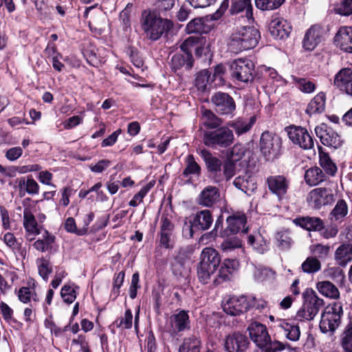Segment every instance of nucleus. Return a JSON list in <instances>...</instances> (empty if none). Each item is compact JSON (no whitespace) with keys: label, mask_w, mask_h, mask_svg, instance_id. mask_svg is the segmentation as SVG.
<instances>
[{"label":"nucleus","mask_w":352,"mask_h":352,"mask_svg":"<svg viewBox=\"0 0 352 352\" xmlns=\"http://www.w3.org/2000/svg\"><path fill=\"white\" fill-rule=\"evenodd\" d=\"M348 214V206L344 199H339L333 209L330 212V216L336 221L344 218Z\"/></svg>","instance_id":"obj_41"},{"label":"nucleus","mask_w":352,"mask_h":352,"mask_svg":"<svg viewBox=\"0 0 352 352\" xmlns=\"http://www.w3.org/2000/svg\"><path fill=\"white\" fill-rule=\"evenodd\" d=\"M326 94L321 91L311 100L308 104L305 112L307 115L320 114L325 110Z\"/></svg>","instance_id":"obj_26"},{"label":"nucleus","mask_w":352,"mask_h":352,"mask_svg":"<svg viewBox=\"0 0 352 352\" xmlns=\"http://www.w3.org/2000/svg\"><path fill=\"white\" fill-rule=\"evenodd\" d=\"M194 40L195 37H188L180 45V52H177L172 56L170 68L174 72L182 69L188 72L193 68L195 59L192 52L194 47Z\"/></svg>","instance_id":"obj_5"},{"label":"nucleus","mask_w":352,"mask_h":352,"mask_svg":"<svg viewBox=\"0 0 352 352\" xmlns=\"http://www.w3.org/2000/svg\"><path fill=\"white\" fill-rule=\"evenodd\" d=\"M221 256L217 250L212 248H205L200 255V261L197 265V276L199 281L206 284L219 267Z\"/></svg>","instance_id":"obj_3"},{"label":"nucleus","mask_w":352,"mask_h":352,"mask_svg":"<svg viewBox=\"0 0 352 352\" xmlns=\"http://www.w3.org/2000/svg\"><path fill=\"white\" fill-rule=\"evenodd\" d=\"M195 39H196L195 38ZM195 40H194L195 41ZM195 50V56L197 58H201L202 56L205 57V59L206 60L208 58H211L212 54H211V50L210 46L209 45H197L192 47Z\"/></svg>","instance_id":"obj_61"},{"label":"nucleus","mask_w":352,"mask_h":352,"mask_svg":"<svg viewBox=\"0 0 352 352\" xmlns=\"http://www.w3.org/2000/svg\"><path fill=\"white\" fill-rule=\"evenodd\" d=\"M223 217L222 214H220L215 221L214 229L206 234L207 238L210 239H214L218 236L222 238L226 237V236H224L223 234L221 232V231H224V230L223 229Z\"/></svg>","instance_id":"obj_49"},{"label":"nucleus","mask_w":352,"mask_h":352,"mask_svg":"<svg viewBox=\"0 0 352 352\" xmlns=\"http://www.w3.org/2000/svg\"><path fill=\"white\" fill-rule=\"evenodd\" d=\"M306 184L309 186H317L327 179V176L318 166L308 168L304 175Z\"/></svg>","instance_id":"obj_25"},{"label":"nucleus","mask_w":352,"mask_h":352,"mask_svg":"<svg viewBox=\"0 0 352 352\" xmlns=\"http://www.w3.org/2000/svg\"><path fill=\"white\" fill-rule=\"evenodd\" d=\"M223 311L231 316H240L250 309L248 299L245 296H233L222 305Z\"/></svg>","instance_id":"obj_17"},{"label":"nucleus","mask_w":352,"mask_h":352,"mask_svg":"<svg viewBox=\"0 0 352 352\" xmlns=\"http://www.w3.org/2000/svg\"><path fill=\"white\" fill-rule=\"evenodd\" d=\"M125 273L124 271L115 274L113 277V287L111 291V296L113 295V299H116L120 294V289L123 284Z\"/></svg>","instance_id":"obj_53"},{"label":"nucleus","mask_w":352,"mask_h":352,"mask_svg":"<svg viewBox=\"0 0 352 352\" xmlns=\"http://www.w3.org/2000/svg\"><path fill=\"white\" fill-rule=\"evenodd\" d=\"M140 24L145 38L151 42L168 36L174 27L170 19L163 18L157 10L151 8L142 11Z\"/></svg>","instance_id":"obj_1"},{"label":"nucleus","mask_w":352,"mask_h":352,"mask_svg":"<svg viewBox=\"0 0 352 352\" xmlns=\"http://www.w3.org/2000/svg\"><path fill=\"white\" fill-rule=\"evenodd\" d=\"M324 33V30L323 28L318 25H311L306 32L305 35H307V37L312 36L315 39L318 41V42H321L323 39V35Z\"/></svg>","instance_id":"obj_55"},{"label":"nucleus","mask_w":352,"mask_h":352,"mask_svg":"<svg viewBox=\"0 0 352 352\" xmlns=\"http://www.w3.org/2000/svg\"><path fill=\"white\" fill-rule=\"evenodd\" d=\"M38 270L39 275L45 281H47L49 275L52 272V267L50 265V257L48 258L41 257L38 259Z\"/></svg>","instance_id":"obj_45"},{"label":"nucleus","mask_w":352,"mask_h":352,"mask_svg":"<svg viewBox=\"0 0 352 352\" xmlns=\"http://www.w3.org/2000/svg\"><path fill=\"white\" fill-rule=\"evenodd\" d=\"M343 315L342 306L340 302H333L324 308L321 314L320 329L322 333L335 331L340 323Z\"/></svg>","instance_id":"obj_8"},{"label":"nucleus","mask_w":352,"mask_h":352,"mask_svg":"<svg viewBox=\"0 0 352 352\" xmlns=\"http://www.w3.org/2000/svg\"><path fill=\"white\" fill-rule=\"evenodd\" d=\"M226 239L221 244V248L223 252H231L236 248H242V242L240 239L236 236H226Z\"/></svg>","instance_id":"obj_47"},{"label":"nucleus","mask_w":352,"mask_h":352,"mask_svg":"<svg viewBox=\"0 0 352 352\" xmlns=\"http://www.w3.org/2000/svg\"><path fill=\"white\" fill-rule=\"evenodd\" d=\"M200 156L205 163L208 178L214 184H219L223 166L222 161L212 155L211 152L207 149H202L200 151Z\"/></svg>","instance_id":"obj_11"},{"label":"nucleus","mask_w":352,"mask_h":352,"mask_svg":"<svg viewBox=\"0 0 352 352\" xmlns=\"http://www.w3.org/2000/svg\"><path fill=\"white\" fill-rule=\"evenodd\" d=\"M140 275L138 272L132 275L131 283L129 287V296L131 299H134L137 296L138 289L140 288Z\"/></svg>","instance_id":"obj_62"},{"label":"nucleus","mask_w":352,"mask_h":352,"mask_svg":"<svg viewBox=\"0 0 352 352\" xmlns=\"http://www.w3.org/2000/svg\"><path fill=\"white\" fill-rule=\"evenodd\" d=\"M23 226L26 232L34 234H40V230L37 228V221L33 214L28 209L23 211Z\"/></svg>","instance_id":"obj_37"},{"label":"nucleus","mask_w":352,"mask_h":352,"mask_svg":"<svg viewBox=\"0 0 352 352\" xmlns=\"http://www.w3.org/2000/svg\"><path fill=\"white\" fill-rule=\"evenodd\" d=\"M227 125L228 127L230 126L232 128L238 135L245 133L252 127V123H248L247 122L241 119L229 121Z\"/></svg>","instance_id":"obj_44"},{"label":"nucleus","mask_w":352,"mask_h":352,"mask_svg":"<svg viewBox=\"0 0 352 352\" xmlns=\"http://www.w3.org/2000/svg\"><path fill=\"white\" fill-rule=\"evenodd\" d=\"M65 229L70 233L76 234L78 236H82L87 233V229L83 228L78 230L75 220L73 217H68L65 223Z\"/></svg>","instance_id":"obj_57"},{"label":"nucleus","mask_w":352,"mask_h":352,"mask_svg":"<svg viewBox=\"0 0 352 352\" xmlns=\"http://www.w3.org/2000/svg\"><path fill=\"white\" fill-rule=\"evenodd\" d=\"M336 12L341 16H348L352 14V0H342L336 8Z\"/></svg>","instance_id":"obj_54"},{"label":"nucleus","mask_w":352,"mask_h":352,"mask_svg":"<svg viewBox=\"0 0 352 352\" xmlns=\"http://www.w3.org/2000/svg\"><path fill=\"white\" fill-rule=\"evenodd\" d=\"M268 30L271 36L274 38L284 39L289 36L292 27L289 23L283 19H275L272 20L270 23Z\"/></svg>","instance_id":"obj_20"},{"label":"nucleus","mask_w":352,"mask_h":352,"mask_svg":"<svg viewBox=\"0 0 352 352\" xmlns=\"http://www.w3.org/2000/svg\"><path fill=\"white\" fill-rule=\"evenodd\" d=\"M329 249L330 248L329 245H324L318 243L311 246V251L319 258H324L329 254Z\"/></svg>","instance_id":"obj_64"},{"label":"nucleus","mask_w":352,"mask_h":352,"mask_svg":"<svg viewBox=\"0 0 352 352\" xmlns=\"http://www.w3.org/2000/svg\"><path fill=\"white\" fill-rule=\"evenodd\" d=\"M276 239L278 242V245L282 250H288L290 248L292 241L288 233L285 232H279L276 234Z\"/></svg>","instance_id":"obj_58"},{"label":"nucleus","mask_w":352,"mask_h":352,"mask_svg":"<svg viewBox=\"0 0 352 352\" xmlns=\"http://www.w3.org/2000/svg\"><path fill=\"white\" fill-rule=\"evenodd\" d=\"M319 153V164L324 170L326 175L331 177L336 175L338 168L336 164L332 161L328 153L323 151L321 146H318Z\"/></svg>","instance_id":"obj_27"},{"label":"nucleus","mask_w":352,"mask_h":352,"mask_svg":"<svg viewBox=\"0 0 352 352\" xmlns=\"http://www.w3.org/2000/svg\"><path fill=\"white\" fill-rule=\"evenodd\" d=\"M261 38L259 30L254 26L242 27L230 36L231 50L239 53L254 48Z\"/></svg>","instance_id":"obj_2"},{"label":"nucleus","mask_w":352,"mask_h":352,"mask_svg":"<svg viewBox=\"0 0 352 352\" xmlns=\"http://www.w3.org/2000/svg\"><path fill=\"white\" fill-rule=\"evenodd\" d=\"M307 201L314 208L320 209L323 206L331 205L334 201V195L331 188H316L309 192Z\"/></svg>","instance_id":"obj_16"},{"label":"nucleus","mask_w":352,"mask_h":352,"mask_svg":"<svg viewBox=\"0 0 352 352\" xmlns=\"http://www.w3.org/2000/svg\"><path fill=\"white\" fill-rule=\"evenodd\" d=\"M220 199V190L212 186L205 187L199 195L197 203L202 206L212 207Z\"/></svg>","instance_id":"obj_21"},{"label":"nucleus","mask_w":352,"mask_h":352,"mask_svg":"<svg viewBox=\"0 0 352 352\" xmlns=\"http://www.w3.org/2000/svg\"><path fill=\"white\" fill-rule=\"evenodd\" d=\"M285 0H254L256 7L261 10H272L278 8Z\"/></svg>","instance_id":"obj_46"},{"label":"nucleus","mask_w":352,"mask_h":352,"mask_svg":"<svg viewBox=\"0 0 352 352\" xmlns=\"http://www.w3.org/2000/svg\"><path fill=\"white\" fill-rule=\"evenodd\" d=\"M303 305L296 314L300 320H311L324 307L323 299L319 298L314 290L307 288L302 293Z\"/></svg>","instance_id":"obj_6"},{"label":"nucleus","mask_w":352,"mask_h":352,"mask_svg":"<svg viewBox=\"0 0 352 352\" xmlns=\"http://www.w3.org/2000/svg\"><path fill=\"white\" fill-rule=\"evenodd\" d=\"M302 270L307 274H314L321 269V263L316 257L309 256L301 265Z\"/></svg>","instance_id":"obj_43"},{"label":"nucleus","mask_w":352,"mask_h":352,"mask_svg":"<svg viewBox=\"0 0 352 352\" xmlns=\"http://www.w3.org/2000/svg\"><path fill=\"white\" fill-rule=\"evenodd\" d=\"M127 53L129 56L130 60L138 68H140L144 65V60L140 56L139 52L137 48L134 47H129L127 50Z\"/></svg>","instance_id":"obj_56"},{"label":"nucleus","mask_w":352,"mask_h":352,"mask_svg":"<svg viewBox=\"0 0 352 352\" xmlns=\"http://www.w3.org/2000/svg\"><path fill=\"white\" fill-rule=\"evenodd\" d=\"M245 153V148L241 144H236L230 152V158L232 162H238L244 156Z\"/></svg>","instance_id":"obj_59"},{"label":"nucleus","mask_w":352,"mask_h":352,"mask_svg":"<svg viewBox=\"0 0 352 352\" xmlns=\"http://www.w3.org/2000/svg\"><path fill=\"white\" fill-rule=\"evenodd\" d=\"M262 352H278L281 351L285 349L292 350L290 345L287 343L284 344L283 342H274V344H268V347L260 348Z\"/></svg>","instance_id":"obj_63"},{"label":"nucleus","mask_w":352,"mask_h":352,"mask_svg":"<svg viewBox=\"0 0 352 352\" xmlns=\"http://www.w3.org/2000/svg\"><path fill=\"white\" fill-rule=\"evenodd\" d=\"M233 184L236 188L245 192L249 190L250 185H252V189L254 186V178L251 173H245V175H239L236 177Z\"/></svg>","instance_id":"obj_39"},{"label":"nucleus","mask_w":352,"mask_h":352,"mask_svg":"<svg viewBox=\"0 0 352 352\" xmlns=\"http://www.w3.org/2000/svg\"><path fill=\"white\" fill-rule=\"evenodd\" d=\"M195 86L198 90L205 91L207 89L208 84L212 82L211 72L208 69H202L197 72L195 78Z\"/></svg>","instance_id":"obj_38"},{"label":"nucleus","mask_w":352,"mask_h":352,"mask_svg":"<svg viewBox=\"0 0 352 352\" xmlns=\"http://www.w3.org/2000/svg\"><path fill=\"white\" fill-rule=\"evenodd\" d=\"M333 44L342 51L352 53V27H340L333 38Z\"/></svg>","instance_id":"obj_18"},{"label":"nucleus","mask_w":352,"mask_h":352,"mask_svg":"<svg viewBox=\"0 0 352 352\" xmlns=\"http://www.w3.org/2000/svg\"><path fill=\"white\" fill-rule=\"evenodd\" d=\"M315 132L321 143L326 146L336 149L342 144V140L338 133L325 123L317 126Z\"/></svg>","instance_id":"obj_15"},{"label":"nucleus","mask_w":352,"mask_h":352,"mask_svg":"<svg viewBox=\"0 0 352 352\" xmlns=\"http://www.w3.org/2000/svg\"><path fill=\"white\" fill-rule=\"evenodd\" d=\"M294 224L308 231H321L324 228L323 221L319 217H300L293 220Z\"/></svg>","instance_id":"obj_24"},{"label":"nucleus","mask_w":352,"mask_h":352,"mask_svg":"<svg viewBox=\"0 0 352 352\" xmlns=\"http://www.w3.org/2000/svg\"><path fill=\"white\" fill-rule=\"evenodd\" d=\"M208 20L205 17H197L190 21L186 26V32L188 34H197L199 35L208 34L212 26L208 23Z\"/></svg>","instance_id":"obj_22"},{"label":"nucleus","mask_w":352,"mask_h":352,"mask_svg":"<svg viewBox=\"0 0 352 352\" xmlns=\"http://www.w3.org/2000/svg\"><path fill=\"white\" fill-rule=\"evenodd\" d=\"M226 222L228 226L221 232L224 236H229L230 234L238 233L241 228H243L247 223V219L244 214H233L227 218Z\"/></svg>","instance_id":"obj_23"},{"label":"nucleus","mask_w":352,"mask_h":352,"mask_svg":"<svg viewBox=\"0 0 352 352\" xmlns=\"http://www.w3.org/2000/svg\"><path fill=\"white\" fill-rule=\"evenodd\" d=\"M287 131L289 140L301 148L309 150L314 147V139L305 128L290 126L287 128Z\"/></svg>","instance_id":"obj_13"},{"label":"nucleus","mask_w":352,"mask_h":352,"mask_svg":"<svg viewBox=\"0 0 352 352\" xmlns=\"http://www.w3.org/2000/svg\"><path fill=\"white\" fill-rule=\"evenodd\" d=\"M250 339L258 348L268 347V344L279 341H272L265 325L258 322H251L247 328Z\"/></svg>","instance_id":"obj_12"},{"label":"nucleus","mask_w":352,"mask_h":352,"mask_svg":"<svg viewBox=\"0 0 352 352\" xmlns=\"http://www.w3.org/2000/svg\"><path fill=\"white\" fill-rule=\"evenodd\" d=\"M170 320L172 327L179 332L190 328L189 316L188 311L185 310H181L179 313L173 315Z\"/></svg>","instance_id":"obj_29"},{"label":"nucleus","mask_w":352,"mask_h":352,"mask_svg":"<svg viewBox=\"0 0 352 352\" xmlns=\"http://www.w3.org/2000/svg\"><path fill=\"white\" fill-rule=\"evenodd\" d=\"M201 342L195 336H191L184 339L183 343L179 346V352H200Z\"/></svg>","instance_id":"obj_34"},{"label":"nucleus","mask_w":352,"mask_h":352,"mask_svg":"<svg viewBox=\"0 0 352 352\" xmlns=\"http://www.w3.org/2000/svg\"><path fill=\"white\" fill-rule=\"evenodd\" d=\"M231 75L239 81L248 82L259 79L254 73V65L250 60L238 59L230 65Z\"/></svg>","instance_id":"obj_9"},{"label":"nucleus","mask_w":352,"mask_h":352,"mask_svg":"<svg viewBox=\"0 0 352 352\" xmlns=\"http://www.w3.org/2000/svg\"><path fill=\"white\" fill-rule=\"evenodd\" d=\"M212 221L213 218L211 212L206 209L198 211L193 219L195 228L201 230L209 229Z\"/></svg>","instance_id":"obj_28"},{"label":"nucleus","mask_w":352,"mask_h":352,"mask_svg":"<svg viewBox=\"0 0 352 352\" xmlns=\"http://www.w3.org/2000/svg\"><path fill=\"white\" fill-rule=\"evenodd\" d=\"M234 140L233 132L228 126L203 132L204 144L212 148H227L233 144Z\"/></svg>","instance_id":"obj_7"},{"label":"nucleus","mask_w":352,"mask_h":352,"mask_svg":"<svg viewBox=\"0 0 352 352\" xmlns=\"http://www.w3.org/2000/svg\"><path fill=\"white\" fill-rule=\"evenodd\" d=\"M60 296L65 302L71 304L76 298V292L70 285H65L61 289Z\"/></svg>","instance_id":"obj_50"},{"label":"nucleus","mask_w":352,"mask_h":352,"mask_svg":"<svg viewBox=\"0 0 352 352\" xmlns=\"http://www.w3.org/2000/svg\"><path fill=\"white\" fill-rule=\"evenodd\" d=\"M24 177V187L28 195H37L39 192V185L34 180L32 175Z\"/></svg>","instance_id":"obj_51"},{"label":"nucleus","mask_w":352,"mask_h":352,"mask_svg":"<svg viewBox=\"0 0 352 352\" xmlns=\"http://www.w3.org/2000/svg\"><path fill=\"white\" fill-rule=\"evenodd\" d=\"M341 346L344 352H352V322L345 327L342 334Z\"/></svg>","instance_id":"obj_42"},{"label":"nucleus","mask_w":352,"mask_h":352,"mask_svg":"<svg viewBox=\"0 0 352 352\" xmlns=\"http://www.w3.org/2000/svg\"><path fill=\"white\" fill-rule=\"evenodd\" d=\"M231 160H227L223 164L221 168V177L219 180V184L224 180L226 182L230 180L235 175V164Z\"/></svg>","instance_id":"obj_48"},{"label":"nucleus","mask_w":352,"mask_h":352,"mask_svg":"<svg viewBox=\"0 0 352 352\" xmlns=\"http://www.w3.org/2000/svg\"><path fill=\"white\" fill-rule=\"evenodd\" d=\"M349 245L347 243H343L335 252V259L341 267H345L352 261V257L349 252Z\"/></svg>","instance_id":"obj_35"},{"label":"nucleus","mask_w":352,"mask_h":352,"mask_svg":"<svg viewBox=\"0 0 352 352\" xmlns=\"http://www.w3.org/2000/svg\"><path fill=\"white\" fill-rule=\"evenodd\" d=\"M286 338L291 341H297L300 335V328L298 325H293L285 321L280 324Z\"/></svg>","instance_id":"obj_40"},{"label":"nucleus","mask_w":352,"mask_h":352,"mask_svg":"<svg viewBox=\"0 0 352 352\" xmlns=\"http://www.w3.org/2000/svg\"><path fill=\"white\" fill-rule=\"evenodd\" d=\"M318 291L324 296L337 300L340 298V292L338 287L329 280H323L317 283Z\"/></svg>","instance_id":"obj_31"},{"label":"nucleus","mask_w":352,"mask_h":352,"mask_svg":"<svg viewBox=\"0 0 352 352\" xmlns=\"http://www.w3.org/2000/svg\"><path fill=\"white\" fill-rule=\"evenodd\" d=\"M201 112V120L205 127L212 130L221 127L222 119L219 118L212 110L204 109Z\"/></svg>","instance_id":"obj_30"},{"label":"nucleus","mask_w":352,"mask_h":352,"mask_svg":"<svg viewBox=\"0 0 352 352\" xmlns=\"http://www.w3.org/2000/svg\"><path fill=\"white\" fill-rule=\"evenodd\" d=\"M210 100L217 114L230 117L234 116L235 101L228 93L217 91L212 96Z\"/></svg>","instance_id":"obj_10"},{"label":"nucleus","mask_w":352,"mask_h":352,"mask_svg":"<svg viewBox=\"0 0 352 352\" xmlns=\"http://www.w3.org/2000/svg\"><path fill=\"white\" fill-rule=\"evenodd\" d=\"M232 4L229 12L231 15H235L243 11H246V16L252 15V6L251 0H231Z\"/></svg>","instance_id":"obj_32"},{"label":"nucleus","mask_w":352,"mask_h":352,"mask_svg":"<svg viewBox=\"0 0 352 352\" xmlns=\"http://www.w3.org/2000/svg\"><path fill=\"white\" fill-rule=\"evenodd\" d=\"M186 168L182 174L184 177L188 178L190 175H192L199 177L201 175V168L197 163L192 155L190 154L187 155L186 158Z\"/></svg>","instance_id":"obj_33"},{"label":"nucleus","mask_w":352,"mask_h":352,"mask_svg":"<svg viewBox=\"0 0 352 352\" xmlns=\"http://www.w3.org/2000/svg\"><path fill=\"white\" fill-rule=\"evenodd\" d=\"M266 184L272 193L283 197L287 192L290 182L285 175H278L267 177Z\"/></svg>","instance_id":"obj_19"},{"label":"nucleus","mask_w":352,"mask_h":352,"mask_svg":"<svg viewBox=\"0 0 352 352\" xmlns=\"http://www.w3.org/2000/svg\"><path fill=\"white\" fill-rule=\"evenodd\" d=\"M173 232L174 231H160V245L165 249L173 248Z\"/></svg>","instance_id":"obj_52"},{"label":"nucleus","mask_w":352,"mask_h":352,"mask_svg":"<svg viewBox=\"0 0 352 352\" xmlns=\"http://www.w3.org/2000/svg\"><path fill=\"white\" fill-rule=\"evenodd\" d=\"M250 344L247 336L236 331L226 336L223 345L226 352H245Z\"/></svg>","instance_id":"obj_14"},{"label":"nucleus","mask_w":352,"mask_h":352,"mask_svg":"<svg viewBox=\"0 0 352 352\" xmlns=\"http://www.w3.org/2000/svg\"><path fill=\"white\" fill-rule=\"evenodd\" d=\"M352 80V68L344 67L336 74L333 83L338 87H344Z\"/></svg>","instance_id":"obj_36"},{"label":"nucleus","mask_w":352,"mask_h":352,"mask_svg":"<svg viewBox=\"0 0 352 352\" xmlns=\"http://www.w3.org/2000/svg\"><path fill=\"white\" fill-rule=\"evenodd\" d=\"M296 82L298 85L299 89L304 93L310 94L316 89L315 84L305 78H296Z\"/></svg>","instance_id":"obj_60"},{"label":"nucleus","mask_w":352,"mask_h":352,"mask_svg":"<svg viewBox=\"0 0 352 352\" xmlns=\"http://www.w3.org/2000/svg\"><path fill=\"white\" fill-rule=\"evenodd\" d=\"M281 138L272 132L265 131L262 133L259 147L261 155L267 162H273L283 154Z\"/></svg>","instance_id":"obj_4"}]
</instances>
